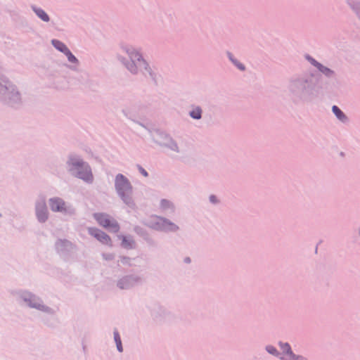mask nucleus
Wrapping results in <instances>:
<instances>
[{"instance_id":"1","label":"nucleus","mask_w":360,"mask_h":360,"mask_svg":"<svg viewBox=\"0 0 360 360\" xmlns=\"http://www.w3.org/2000/svg\"><path fill=\"white\" fill-rule=\"evenodd\" d=\"M285 91L294 103L311 102L321 94L320 78L312 71L302 72L288 80Z\"/></svg>"},{"instance_id":"2","label":"nucleus","mask_w":360,"mask_h":360,"mask_svg":"<svg viewBox=\"0 0 360 360\" xmlns=\"http://www.w3.org/2000/svg\"><path fill=\"white\" fill-rule=\"evenodd\" d=\"M116 57L131 74H141L153 81L156 80V73L144 58L139 49L130 44H121Z\"/></svg>"},{"instance_id":"3","label":"nucleus","mask_w":360,"mask_h":360,"mask_svg":"<svg viewBox=\"0 0 360 360\" xmlns=\"http://www.w3.org/2000/svg\"><path fill=\"white\" fill-rule=\"evenodd\" d=\"M115 190L124 204L131 209L136 207V203L133 198V186L122 174H117L115 177Z\"/></svg>"},{"instance_id":"4","label":"nucleus","mask_w":360,"mask_h":360,"mask_svg":"<svg viewBox=\"0 0 360 360\" xmlns=\"http://www.w3.org/2000/svg\"><path fill=\"white\" fill-rule=\"evenodd\" d=\"M67 165L68 171L77 178L87 184H91L94 176L89 165L78 156H70Z\"/></svg>"},{"instance_id":"5","label":"nucleus","mask_w":360,"mask_h":360,"mask_svg":"<svg viewBox=\"0 0 360 360\" xmlns=\"http://www.w3.org/2000/svg\"><path fill=\"white\" fill-rule=\"evenodd\" d=\"M0 98L11 105L18 104L22 101L21 94L15 84L0 77Z\"/></svg>"},{"instance_id":"6","label":"nucleus","mask_w":360,"mask_h":360,"mask_svg":"<svg viewBox=\"0 0 360 360\" xmlns=\"http://www.w3.org/2000/svg\"><path fill=\"white\" fill-rule=\"evenodd\" d=\"M52 46L58 51L63 53L70 63L69 68L73 71H77L79 66V60L72 53L68 47L58 39H52Z\"/></svg>"},{"instance_id":"7","label":"nucleus","mask_w":360,"mask_h":360,"mask_svg":"<svg viewBox=\"0 0 360 360\" xmlns=\"http://www.w3.org/2000/svg\"><path fill=\"white\" fill-rule=\"evenodd\" d=\"M148 224L154 229L164 231L175 232L179 230V226L176 224L165 217L159 216L151 217Z\"/></svg>"},{"instance_id":"8","label":"nucleus","mask_w":360,"mask_h":360,"mask_svg":"<svg viewBox=\"0 0 360 360\" xmlns=\"http://www.w3.org/2000/svg\"><path fill=\"white\" fill-rule=\"evenodd\" d=\"M50 209L54 212H60L63 214H74V209L66 202L59 197H53L49 200Z\"/></svg>"},{"instance_id":"9","label":"nucleus","mask_w":360,"mask_h":360,"mask_svg":"<svg viewBox=\"0 0 360 360\" xmlns=\"http://www.w3.org/2000/svg\"><path fill=\"white\" fill-rule=\"evenodd\" d=\"M278 345L281 350L280 360H309L306 356L295 354L289 343L280 341Z\"/></svg>"},{"instance_id":"10","label":"nucleus","mask_w":360,"mask_h":360,"mask_svg":"<svg viewBox=\"0 0 360 360\" xmlns=\"http://www.w3.org/2000/svg\"><path fill=\"white\" fill-rule=\"evenodd\" d=\"M94 217L101 226L108 229L110 231L117 232L119 231L120 227L117 222L109 215L103 213H96L94 214Z\"/></svg>"},{"instance_id":"11","label":"nucleus","mask_w":360,"mask_h":360,"mask_svg":"<svg viewBox=\"0 0 360 360\" xmlns=\"http://www.w3.org/2000/svg\"><path fill=\"white\" fill-rule=\"evenodd\" d=\"M22 297L23 300L27 303L29 307L35 308L46 313H53V310L51 309L44 305L38 297H35L31 293L25 292Z\"/></svg>"},{"instance_id":"12","label":"nucleus","mask_w":360,"mask_h":360,"mask_svg":"<svg viewBox=\"0 0 360 360\" xmlns=\"http://www.w3.org/2000/svg\"><path fill=\"white\" fill-rule=\"evenodd\" d=\"M304 58L314 68L317 69V70L323 75L327 78H333L335 76V70L329 68L327 66H325L322 63L318 62L313 57L309 56V54L304 55Z\"/></svg>"},{"instance_id":"13","label":"nucleus","mask_w":360,"mask_h":360,"mask_svg":"<svg viewBox=\"0 0 360 360\" xmlns=\"http://www.w3.org/2000/svg\"><path fill=\"white\" fill-rule=\"evenodd\" d=\"M35 212L39 221L45 222L49 217L46 199L44 196H39L35 202Z\"/></svg>"},{"instance_id":"14","label":"nucleus","mask_w":360,"mask_h":360,"mask_svg":"<svg viewBox=\"0 0 360 360\" xmlns=\"http://www.w3.org/2000/svg\"><path fill=\"white\" fill-rule=\"evenodd\" d=\"M89 233L101 243L106 245H111L110 237L102 231L96 228H89Z\"/></svg>"},{"instance_id":"15","label":"nucleus","mask_w":360,"mask_h":360,"mask_svg":"<svg viewBox=\"0 0 360 360\" xmlns=\"http://www.w3.org/2000/svg\"><path fill=\"white\" fill-rule=\"evenodd\" d=\"M139 281L140 278L138 277L125 276L118 281L117 285L120 289H128L137 284Z\"/></svg>"},{"instance_id":"16","label":"nucleus","mask_w":360,"mask_h":360,"mask_svg":"<svg viewBox=\"0 0 360 360\" xmlns=\"http://www.w3.org/2000/svg\"><path fill=\"white\" fill-rule=\"evenodd\" d=\"M172 136L165 131H156L153 134L154 142L161 147H164Z\"/></svg>"},{"instance_id":"17","label":"nucleus","mask_w":360,"mask_h":360,"mask_svg":"<svg viewBox=\"0 0 360 360\" xmlns=\"http://www.w3.org/2000/svg\"><path fill=\"white\" fill-rule=\"evenodd\" d=\"M346 4L355 15L360 25V0H346Z\"/></svg>"},{"instance_id":"18","label":"nucleus","mask_w":360,"mask_h":360,"mask_svg":"<svg viewBox=\"0 0 360 360\" xmlns=\"http://www.w3.org/2000/svg\"><path fill=\"white\" fill-rule=\"evenodd\" d=\"M160 210L166 213H174L175 210V206L174 203L167 199H162L160 202Z\"/></svg>"},{"instance_id":"19","label":"nucleus","mask_w":360,"mask_h":360,"mask_svg":"<svg viewBox=\"0 0 360 360\" xmlns=\"http://www.w3.org/2000/svg\"><path fill=\"white\" fill-rule=\"evenodd\" d=\"M31 8L41 21L44 22H49L50 21V17L44 10L35 5H32Z\"/></svg>"},{"instance_id":"20","label":"nucleus","mask_w":360,"mask_h":360,"mask_svg":"<svg viewBox=\"0 0 360 360\" xmlns=\"http://www.w3.org/2000/svg\"><path fill=\"white\" fill-rule=\"evenodd\" d=\"M163 148L169 150L172 155L175 156L181 153L180 147L179 146L177 142L172 137L169 139L168 142L166 143V145H165Z\"/></svg>"},{"instance_id":"21","label":"nucleus","mask_w":360,"mask_h":360,"mask_svg":"<svg viewBox=\"0 0 360 360\" xmlns=\"http://www.w3.org/2000/svg\"><path fill=\"white\" fill-rule=\"evenodd\" d=\"M332 112L340 122L342 123L348 122V117L337 105L332 106Z\"/></svg>"},{"instance_id":"22","label":"nucleus","mask_w":360,"mask_h":360,"mask_svg":"<svg viewBox=\"0 0 360 360\" xmlns=\"http://www.w3.org/2000/svg\"><path fill=\"white\" fill-rule=\"evenodd\" d=\"M202 109L199 105H192L188 112L189 116L194 120H200L202 118Z\"/></svg>"},{"instance_id":"23","label":"nucleus","mask_w":360,"mask_h":360,"mask_svg":"<svg viewBox=\"0 0 360 360\" xmlns=\"http://www.w3.org/2000/svg\"><path fill=\"white\" fill-rule=\"evenodd\" d=\"M56 248L58 252L69 250L72 248L71 243L65 240H59L56 244Z\"/></svg>"},{"instance_id":"24","label":"nucleus","mask_w":360,"mask_h":360,"mask_svg":"<svg viewBox=\"0 0 360 360\" xmlns=\"http://www.w3.org/2000/svg\"><path fill=\"white\" fill-rule=\"evenodd\" d=\"M120 239L122 240V245L127 249H132L134 247V241L131 237L119 236Z\"/></svg>"},{"instance_id":"25","label":"nucleus","mask_w":360,"mask_h":360,"mask_svg":"<svg viewBox=\"0 0 360 360\" xmlns=\"http://www.w3.org/2000/svg\"><path fill=\"white\" fill-rule=\"evenodd\" d=\"M227 56L229 59L238 69H239L241 71H244L245 70V65L242 63H240L236 58H235L231 53L228 52Z\"/></svg>"},{"instance_id":"26","label":"nucleus","mask_w":360,"mask_h":360,"mask_svg":"<svg viewBox=\"0 0 360 360\" xmlns=\"http://www.w3.org/2000/svg\"><path fill=\"white\" fill-rule=\"evenodd\" d=\"M265 351L269 354L270 355H272L275 357H279L280 356V352L272 345H266L264 347Z\"/></svg>"},{"instance_id":"27","label":"nucleus","mask_w":360,"mask_h":360,"mask_svg":"<svg viewBox=\"0 0 360 360\" xmlns=\"http://www.w3.org/2000/svg\"><path fill=\"white\" fill-rule=\"evenodd\" d=\"M114 340H115V342L116 343V347H117V350L120 352H123V347H122V341H121L120 335H119V333H118L117 330H115V331H114Z\"/></svg>"},{"instance_id":"28","label":"nucleus","mask_w":360,"mask_h":360,"mask_svg":"<svg viewBox=\"0 0 360 360\" xmlns=\"http://www.w3.org/2000/svg\"><path fill=\"white\" fill-rule=\"evenodd\" d=\"M122 115L127 118H131L133 112L129 107H126L122 110Z\"/></svg>"},{"instance_id":"29","label":"nucleus","mask_w":360,"mask_h":360,"mask_svg":"<svg viewBox=\"0 0 360 360\" xmlns=\"http://www.w3.org/2000/svg\"><path fill=\"white\" fill-rule=\"evenodd\" d=\"M210 202L212 204H217L219 202V200L217 199V196L214 195H211L209 197Z\"/></svg>"},{"instance_id":"30","label":"nucleus","mask_w":360,"mask_h":360,"mask_svg":"<svg viewBox=\"0 0 360 360\" xmlns=\"http://www.w3.org/2000/svg\"><path fill=\"white\" fill-rule=\"evenodd\" d=\"M139 172H141V174L144 176L145 177H147L148 176V172L141 167H139Z\"/></svg>"},{"instance_id":"31","label":"nucleus","mask_w":360,"mask_h":360,"mask_svg":"<svg viewBox=\"0 0 360 360\" xmlns=\"http://www.w3.org/2000/svg\"><path fill=\"white\" fill-rule=\"evenodd\" d=\"M103 257L105 259H112L113 258V255H103Z\"/></svg>"},{"instance_id":"32","label":"nucleus","mask_w":360,"mask_h":360,"mask_svg":"<svg viewBox=\"0 0 360 360\" xmlns=\"http://www.w3.org/2000/svg\"><path fill=\"white\" fill-rule=\"evenodd\" d=\"M127 260H128V259H127V258L123 257V258H122V259H121V262H122V264H127Z\"/></svg>"},{"instance_id":"33","label":"nucleus","mask_w":360,"mask_h":360,"mask_svg":"<svg viewBox=\"0 0 360 360\" xmlns=\"http://www.w3.org/2000/svg\"><path fill=\"white\" fill-rule=\"evenodd\" d=\"M190 261V259L188 258L186 259V262H188Z\"/></svg>"},{"instance_id":"34","label":"nucleus","mask_w":360,"mask_h":360,"mask_svg":"<svg viewBox=\"0 0 360 360\" xmlns=\"http://www.w3.org/2000/svg\"><path fill=\"white\" fill-rule=\"evenodd\" d=\"M359 236H360V229H359Z\"/></svg>"}]
</instances>
